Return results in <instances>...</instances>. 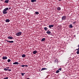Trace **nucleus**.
<instances>
[{"label":"nucleus","mask_w":79,"mask_h":79,"mask_svg":"<svg viewBox=\"0 0 79 79\" xmlns=\"http://www.w3.org/2000/svg\"><path fill=\"white\" fill-rule=\"evenodd\" d=\"M21 75L22 76H24V75L25 74V73H21Z\"/></svg>","instance_id":"17"},{"label":"nucleus","mask_w":79,"mask_h":79,"mask_svg":"<svg viewBox=\"0 0 79 79\" xmlns=\"http://www.w3.org/2000/svg\"><path fill=\"white\" fill-rule=\"evenodd\" d=\"M7 71H11V69H8Z\"/></svg>","instance_id":"30"},{"label":"nucleus","mask_w":79,"mask_h":79,"mask_svg":"<svg viewBox=\"0 0 79 79\" xmlns=\"http://www.w3.org/2000/svg\"><path fill=\"white\" fill-rule=\"evenodd\" d=\"M4 71H8V69H7L6 68H4Z\"/></svg>","instance_id":"24"},{"label":"nucleus","mask_w":79,"mask_h":79,"mask_svg":"<svg viewBox=\"0 0 79 79\" xmlns=\"http://www.w3.org/2000/svg\"><path fill=\"white\" fill-rule=\"evenodd\" d=\"M6 41V42H10V41H8V40H5Z\"/></svg>","instance_id":"32"},{"label":"nucleus","mask_w":79,"mask_h":79,"mask_svg":"<svg viewBox=\"0 0 79 79\" xmlns=\"http://www.w3.org/2000/svg\"><path fill=\"white\" fill-rule=\"evenodd\" d=\"M44 29L45 31H47V30H48V28H47V27H45L44 28Z\"/></svg>","instance_id":"18"},{"label":"nucleus","mask_w":79,"mask_h":79,"mask_svg":"<svg viewBox=\"0 0 79 79\" xmlns=\"http://www.w3.org/2000/svg\"><path fill=\"white\" fill-rule=\"evenodd\" d=\"M22 57H23V58H24V57H26V55H25V54H23L22 56Z\"/></svg>","instance_id":"16"},{"label":"nucleus","mask_w":79,"mask_h":79,"mask_svg":"<svg viewBox=\"0 0 79 79\" xmlns=\"http://www.w3.org/2000/svg\"><path fill=\"white\" fill-rule=\"evenodd\" d=\"M57 61H58V59H56V60H55L54 62H55V63H56V62H57Z\"/></svg>","instance_id":"23"},{"label":"nucleus","mask_w":79,"mask_h":79,"mask_svg":"<svg viewBox=\"0 0 79 79\" xmlns=\"http://www.w3.org/2000/svg\"><path fill=\"white\" fill-rule=\"evenodd\" d=\"M76 50H77V51H79V48H78V49H77Z\"/></svg>","instance_id":"31"},{"label":"nucleus","mask_w":79,"mask_h":79,"mask_svg":"<svg viewBox=\"0 0 79 79\" xmlns=\"http://www.w3.org/2000/svg\"><path fill=\"white\" fill-rule=\"evenodd\" d=\"M21 34H22V32H19L16 33V35L17 36H20V35H21Z\"/></svg>","instance_id":"2"},{"label":"nucleus","mask_w":79,"mask_h":79,"mask_svg":"<svg viewBox=\"0 0 79 79\" xmlns=\"http://www.w3.org/2000/svg\"><path fill=\"white\" fill-rule=\"evenodd\" d=\"M76 22H74L73 23V24H76Z\"/></svg>","instance_id":"29"},{"label":"nucleus","mask_w":79,"mask_h":79,"mask_svg":"<svg viewBox=\"0 0 79 79\" xmlns=\"http://www.w3.org/2000/svg\"><path fill=\"white\" fill-rule=\"evenodd\" d=\"M53 26H54V25H49V27L50 28V29H51L52 27H53Z\"/></svg>","instance_id":"4"},{"label":"nucleus","mask_w":79,"mask_h":79,"mask_svg":"<svg viewBox=\"0 0 79 79\" xmlns=\"http://www.w3.org/2000/svg\"><path fill=\"white\" fill-rule=\"evenodd\" d=\"M0 1H3V0H0Z\"/></svg>","instance_id":"38"},{"label":"nucleus","mask_w":79,"mask_h":79,"mask_svg":"<svg viewBox=\"0 0 79 79\" xmlns=\"http://www.w3.org/2000/svg\"><path fill=\"white\" fill-rule=\"evenodd\" d=\"M8 79V77H6L4 78L3 79Z\"/></svg>","instance_id":"28"},{"label":"nucleus","mask_w":79,"mask_h":79,"mask_svg":"<svg viewBox=\"0 0 79 79\" xmlns=\"http://www.w3.org/2000/svg\"><path fill=\"white\" fill-rule=\"evenodd\" d=\"M21 66H22V67H24L25 65H21Z\"/></svg>","instance_id":"33"},{"label":"nucleus","mask_w":79,"mask_h":79,"mask_svg":"<svg viewBox=\"0 0 79 79\" xmlns=\"http://www.w3.org/2000/svg\"><path fill=\"white\" fill-rule=\"evenodd\" d=\"M62 0H59V1H61Z\"/></svg>","instance_id":"39"},{"label":"nucleus","mask_w":79,"mask_h":79,"mask_svg":"<svg viewBox=\"0 0 79 79\" xmlns=\"http://www.w3.org/2000/svg\"><path fill=\"white\" fill-rule=\"evenodd\" d=\"M35 14L36 15H39V13L38 12L36 11L35 12Z\"/></svg>","instance_id":"20"},{"label":"nucleus","mask_w":79,"mask_h":79,"mask_svg":"<svg viewBox=\"0 0 79 79\" xmlns=\"http://www.w3.org/2000/svg\"><path fill=\"white\" fill-rule=\"evenodd\" d=\"M19 64L17 62H15L13 63V64Z\"/></svg>","instance_id":"8"},{"label":"nucleus","mask_w":79,"mask_h":79,"mask_svg":"<svg viewBox=\"0 0 79 79\" xmlns=\"http://www.w3.org/2000/svg\"><path fill=\"white\" fill-rule=\"evenodd\" d=\"M56 73H60V71L59 70H57L56 72Z\"/></svg>","instance_id":"25"},{"label":"nucleus","mask_w":79,"mask_h":79,"mask_svg":"<svg viewBox=\"0 0 79 79\" xmlns=\"http://www.w3.org/2000/svg\"><path fill=\"white\" fill-rule=\"evenodd\" d=\"M45 38H43L41 40V42H44V41H45Z\"/></svg>","instance_id":"14"},{"label":"nucleus","mask_w":79,"mask_h":79,"mask_svg":"<svg viewBox=\"0 0 79 79\" xmlns=\"http://www.w3.org/2000/svg\"><path fill=\"white\" fill-rule=\"evenodd\" d=\"M14 42V41H9V43H13Z\"/></svg>","instance_id":"22"},{"label":"nucleus","mask_w":79,"mask_h":79,"mask_svg":"<svg viewBox=\"0 0 79 79\" xmlns=\"http://www.w3.org/2000/svg\"><path fill=\"white\" fill-rule=\"evenodd\" d=\"M57 10L59 11H60V10H61V8H60V7H58L57 8Z\"/></svg>","instance_id":"15"},{"label":"nucleus","mask_w":79,"mask_h":79,"mask_svg":"<svg viewBox=\"0 0 79 79\" xmlns=\"http://www.w3.org/2000/svg\"><path fill=\"white\" fill-rule=\"evenodd\" d=\"M9 10H10V9H11V7H10V8H9Z\"/></svg>","instance_id":"37"},{"label":"nucleus","mask_w":79,"mask_h":79,"mask_svg":"<svg viewBox=\"0 0 79 79\" xmlns=\"http://www.w3.org/2000/svg\"><path fill=\"white\" fill-rule=\"evenodd\" d=\"M58 70H59V71H61V68H59Z\"/></svg>","instance_id":"27"},{"label":"nucleus","mask_w":79,"mask_h":79,"mask_svg":"<svg viewBox=\"0 0 79 79\" xmlns=\"http://www.w3.org/2000/svg\"><path fill=\"white\" fill-rule=\"evenodd\" d=\"M25 67H27L28 66H27V65H25Z\"/></svg>","instance_id":"35"},{"label":"nucleus","mask_w":79,"mask_h":79,"mask_svg":"<svg viewBox=\"0 0 79 79\" xmlns=\"http://www.w3.org/2000/svg\"><path fill=\"white\" fill-rule=\"evenodd\" d=\"M8 39H13V37H12L10 36H9L7 37Z\"/></svg>","instance_id":"6"},{"label":"nucleus","mask_w":79,"mask_h":79,"mask_svg":"<svg viewBox=\"0 0 79 79\" xmlns=\"http://www.w3.org/2000/svg\"><path fill=\"white\" fill-rule=\"evenodd\" d=\"M36 0H31V2H36Z\"/></svg>","instance_id":"19"},{"label":"nucleus","mask_w":79,"mask_h":79,"mask_svg":"<svg viewBox=\"0 0 79 79\" xmlns=\"http://www.w3.org/2000/svg\"><path fill=\"white\" fill-rule=\"evenodd\" d=\"M6 68L8 69H9V68H10V67H7Z\"/></svg>","instance_id":"34"},{"label":"nucleus","mask_w":79,"mask_h":79,"mask_svg":"<svg viewBox=\"0 0 79 79\" xmlns=\"http://www.w3.org/2000/svg\"><path fill=\"white\" fill-rule=\"evenodd\" d=\"M37 53V51H34L33 52V54H36V53Z\"/></svg>","instance_id":"13"},{"label":"nucleus","mask_w":79,"mask_h":79,"mask_svg":"<svg viewBox=\"0 0 79 79\" xmlns=\"http://www.w3.org/2000/svg\"><path fill=\"white\" fill-rule=\"evenodd\" d=\"M66 18V16H64L62 18V20H65Z\"/></svg>","instance_id":"3"},{"label":"nucleus","mask_w":79,"mask_h":79,"mask_svg":"<svg viewBox=\"0 0 79 79\" xmlns=\"http://www.w3.org/2000/svg\"><path fill=\"white\" fill-rule=\"evenodd\" d=\"M78 47L79 48V44L78 45Z\"/></svg>","instance_id":"40"},{"label":"nucleus","mask_w":79,"mask_h":79,"mask_svg":"<svg viewBox=\"0 0 79 79\" xmlns=\"http://www.w3.org/2000/svg\"><path fill=\"white\" fill-rule=\"evenodd\" d=\"M77 55H78L79 54V51H78L77 52Z\"/></svg>","instance_id":"26"},{"label":"nucleus","mask_w":79,"mask_h":79,"mask_svg":"<svg viewBox=\"0 0 79 79\" xmlns=\"http://www.w3.org/2000/svg\"><path fill=\"white\" fill-rule=\"evenodd\" d=\"M10 21V20L9 19H6V23H9Z\"/></svg>","instance_id":"7"},{"label":"nucleus","mask_w":79,"mask_h":79,"mask_svg":"<svg viewBox=\"0 0 79 79\" xmlns=\"http://www.w3.org/2000/svg\"><path fill=\"white\" fill-rule=\"evenodd\" d=\"M74 37H76V35H74Z\"/></svg>","instance_id":"36"},{"label":"nucleus","mask_w":79,"mask_h":79,"mask_svg":"<svg viewBox=\"0 0 79 79\" xmlns=\"http://www.w3.org/2000/svg\"><path fill=\"white\" fill-rule=\"evenodd\" d=\"M9 2V0H6L5 1V3H8Z\"/></svg>","instance_id":"11"},{"label":"nucleus","mask_w":79,"mask_h":79,"mask_svg":"<svg viewBox=\"0 0 79 79\" xmlns=\"http://www.w3.org/2000/svg\"><path fill=\"white\" fill-rule=\"evenodd\" d=\"M7 58V57L6 56H4L2 57L3 60H6Z\"/></svg>","instance_id":"5"},{"label":"nucleus","mask_w":79,"mask_h":79,"mask_svg":"<svg viewBox=\"0 0 79 79\" xmlns=\"http://www.w3.org/2000/svg\"><path fill=\"white\" fill-rule=\"evenodd\" d=\"M11 61V60L10 59H8L7 60V62L8 63H10Z\"/></svg>","instance_id":"21"},{"label":"nucleus","mask_w":79,"mask_h":79,"mask_svg":"<svg viewBox=\"0 0 79 79\" xmlns=\"http://www.w3.org/2000/svg\"><path fill=\"white\" fill-rule=\"evenodd\" d=\"M8 10V8L7 7L3 10L2 13L3 14H6L7 13V10Z\"/></svg>","instance_id":"1"},{"label":"nucleus","mask_w":79,"mask_h":79,"mask_svg":"<svg viewBox=\"0 0 79 79\" xmlns=\"http://www.w3.org/2000/svg\"><path fill=\"white\" fill-rule=\"evenodd\" d=\"M69 28H73V25H72V24H70L69 25Z\"/></svg>","instance_id":"10"},{"label":"nucleus","mask_w":79,"mask_h":79,"mask_svg":"<svg viewBox=\"0 0 79 79\" xmlns=\"http://www.w3.org/2000/svg\"><path fill=\"white\" fill-rule=\"evenodd\" d=\"M46 33H47L48 34H51V31L48 30L47 31Z\"/></svg>","instance_id":"9"},{"label":"nucleus","mask_w":79,"mask_h":79,"mask_svg":"<svg viewBox=\"0 0 79 79\" xmlns=\"http://www.w3.org/2000/svg\"><path fill=\"white\" fill-rule=\"evenodd\" d=\"M47 69L45 68H42L41 69V71H44V70H45Z\"/></svg>","instance_id":"12"}]
</instances>
